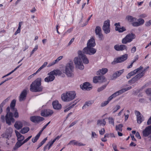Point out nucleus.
Returning a JSON list of instances; mask_svg holds the SVG:
<instances>
[{"instance_id": "f257e3e1", "label": "nucleus", "mask_w": 151, "mask_h": 151, "mask_svg": "<svg viewBox=\"0 0 151 151\" xmlns=\"http://www.w3.org/2000/svg\"><path fill=\"white\" fill-rule=\"evenodd\" d=\"M78 57H75L74 59V62L78 68L81 70H83L84 68V66L82 62L85 64H87L89 63V60L86 56L81 51H78Z\"/></svg>"}, {"instance_id": "f03ea898", "label": "nucleus", "mask_w": 151, "mask_h": 151, "mask_svg": "<svg viewBox=\"0 0 151 151\" xmlns=\"http://www.w3.org/2000/svg\"><path fill=\"white\" fill-rule=\"evenodd\" d=\"M43 87L41 85V78H38L35 80L30 86V91L32 92L42 91Z\"/></svg>"}, {"instance_id": "7ed1b4c3", "label": "nucleus", "mask_w": 151, "mask_h": 151, "mask_svg": "<svg viewBox=\"0 0 151 151\" xmlns=\"http://www.w3.org/2000/svg\"><path fill=\"white\" fill-rule=\"evenodd\" d=\"M76 93L75 91H69L62 94L61 99L65 102H69L75 98Z\"/></svg>"}, {"instance_id": "20e7f679", "label": "nucleus", "mask_w": 151, "mask_h": 151, "mask_svg": "<svg viewBox=\"0 0 151 151\" xmlns=\"http://www.w3.org/2000/svg\"><path fill=\"white\" fill-rule=\"evenodd\" d=\"M10 107L8 106L6 109L7 113L5 117L6 123L9 125L11 124V122H14L15 121L13 118V114L12 112H10Z\"/></svg>"}, {"instance_id": "39448f33", "label": "nucleus", "mask_w": 151, "mask_h": 151, "mask_svg": "<svg viewBox=\"0 0 151 151\" xmlns=\"http://www.w3.org/2000/svg\"><path fill=\"white\" fill-rule=\"evenodd\" d=\"M74 68L73 64L72 61H70L65 66V72L67 76L71 77L73 76L72 72Z\"/></svg>"}, {"instance_id": "423d86ee", "label": "nucleus", "mask_w": 151, "mask_h": 151, "mask_svg": "<svg viewBox=\"0 0 151 151\" xmlns=\"http://www.w3.org/2000/svg\"><path fill=\"white\" fill-rule=\"evenodd\" d=\"M135 35L133 33H129L123 38L122 40L123 44H126L127 43L131 42L133 39L135 38Z\"/></svg>"}, {"instance_id": "0eeeda50", "label": "nucleus", "mask_w": 151, "mask_h": 151, "mask_svg": "<svg viewBox=\"0 0 151 151\" xmlns=\"http://www.w3.org/2000/svg\"><path fill=\"white\" fill-rule=\"evenodd\" d=\"M128 58V55L125 54L117 58H115L111 63L112 65H115L117 63L123 62L126 60Z\"/></svg>"}, {"instance_id": "6e6552de", "label": "nucleus", "mask_w": 151, "mask_h": 151, "mask_svg": "<svg viewBox=\"0 0 151 151\" xmlns=\"http://www.w3.org/2000/svg\"><path fill=\"white\" fill-rule=\"evenodd\" d=\"M110 21L109 20L105 21L102 26V30L105 34H107L110 32Z\"/></svg>"}, {"instance_id": "1a4fd4ad", "label": "nucleus", "mask_w": 151, "mask_h": 151, "mask_svg": "<svg viewBox=\"0 0 151 151\" xmlns=\"http://www.w3.org/2000/svg\"><path fill=\"white\" fill-rule=\"evenodd\" d=\"M30 121L35 123H39L43 121L44 118L40 116H31L30 118Z\"/></svg>"}, {"instance_id": "9d476101", "label": "nucleus", "mask_w": 151, "mask_h": 151, "mask_svg": "<svg viewBox=\"0 0 151 151\" xmlns=\"http://www.w3.org/2000/svg\"><path fill=\"white\" fill-rule=\"evenodd\" d=\"M132 88V86H129L127 88H123L122 89L119 90V91H116L112 95L113 96L114 98L116 97L117 96L127 91Z\"/></svg>"}, {"instance_id": "9b49d317", "label": "nucleus", "mask_w": 151, "mask_h": 151, "mask_svg": "<svg viewBox=\"0 0 151 151\" xmlns=\"http://www.w3.org/2000/svg\"><path fill=\"white\" fill-rule=\"evenodd\" d=\"M83 52L86 54L93 55L96 52V50L93 48H84Z\"/></svg>"}, {"instance_id": "f8f14e48", "label": "nucleus", "mask_w": 151, "mask_h": 151, "mask_svg": "<svg viewBox=\"0 0 151 151\" xmlns=\"http://www.w3.org/2000/svg\"><path fill=\"white\" fill-rule=\"evenodd\" d=\"M135 114L137 116V121L138 124H141L144 120L142 115L138 111H135Z\"/></svg>"}, {"instance_id": "ddd939ff", "label": "nucleus", "mask_w": 151, "mask_h": 151, "mask_svg": "<svg viewBox=\"0 0 151 151\" xmlns=\"http://www.w3.org/2000/svg\"><path fill=\"white\" fill-rule=\"evenodd\" d=\"M141 73H139L132 78L131 80L128 81L129 84H133L138 81L140 78L142 77V74Z\"/></svg>"}, {"instance_id": "4468645a", "label": "nucleus", "mask_w": 151, "mask_h": 151, "mask_svg": "<svg viewBox=\"0 0 151 151\" xmlns=\"http://www.w3.org/2000/svg\"><path fill=\"white\" fill-rule=\"evenodd\" d=\"M53 111L51 110L45 109L42 111L41 113V116L44 117H47L50 116L53 113Z\"/></svg>"}, {"instance_id": "2eb2a0df", "label": "nucleus", "mask_w": 151, "mask_h": 151, "mask_svg": "<svg viewBox=\"0 0 151 151\" xmlns=\"http://www.w3.org/2000/svg\"><path fill=\"white\" fill-rule=\"evenodd\" d=\"M114 26H115V30L119 33L122 32L126 30L124 27H120V24L119 22L115 23Z\"/></svg>"}, {"instance_id": "dca6fc26", "label": "nucleus", "mask_w": 151, "mask_h": 151, "mask_svg": "<svg viewBox=\"0 0 151 151\" xmlns=\"http://www.w3.org/2000/svg\"><path fill=\"white\" fill-rule=\"evenodd\" d=\"M137 22H133L132 23V25L134 27H138L142 25L144 23V20L142 18H139L137 19Z\"/></svg>"}, {"instance_id": "f3484780", "label": "nucleus", "mask_w": 151, "mask_h": 151, "mask_svg": "<svg viewBox=\"0 0 151 151\" xmlns=\"http://www.w3.org/2000/svg\"><path fill=\"white\" fill-rule=\"evenodd\" d=\"M144 136L146 137L151 134V125L146 127L142 132Z\"/></svg>"}, {"instance_id": "a211bd4d", "label": "nucleus", "mask_w": 151, "mask_h": 151, "mask_svg": "<svg viewBox=\"0 0 151 151\" xmlns=\"http://www.w3.org/2000/svg\"><path fill=\"white\" fill-rule=\"evenodd\" d=\"M81 86V88L83 90H86L89 91L92 88V86L88 82H86L84 83L83 84L82 86Z\"/></svg>"}, {"instance_id": "6ab92c4d", "label": "nucleus", "mask_w": 151, "mask_h": 151, "mask_svg": "<svg viewBox=\"0 0 151 151\" xmlns=\"http://www.w3.org/2000/svg\"><path fill=\"white\" fill-rule=\"evenodd\" d=\"M105 78L102 76H95L93 78V82L97 83L98 82H102L104 81Z\"/></svg>"}, {"instance_id": "aec40b11", "label": "nucleus", "mask_w": 151, "mask_h": 151, "mask_svg": "<svg viewBox=\"0 0 151 151\" xmlns=\"http://www.w3.org/2000/svg\"><path fill=\"white\" fill-rule=\"evenodd\" d=\"M27 95L26 90H24L21 93L19 97V100L20 101H23L25 100Z\"/></svg>"}, {"instance_id": "412c9836", "label": "nucleus", "mask_w": 151, "mask_h": 151, "mask_svg": "<svg viewBox=\"0 0 151 151\" xmlns=\"http://www.w3.org/2000/svg\"><path fill=\"white\" fill-rule=\"evenodd\" d=\"M51 72L49 73L48 74V76L46 77L44 81L45 82H49L53 81L55 79V77L54 76L50 74Z\"/></svg>"}, {"instance_id": "4be33fe9", "label": "nucleus", "mask_w": 151, "mask_h": 151, "mask_svg": "<svg viewBox=\"0 0 151 151\" xmlns=\"http://www.w3.org/2000/svg\"><path fill=\"white\" fill-rule=\"evenodd\" d=\"M52 105L53 108L56 110L60 109L62 107L61 104L59 103L58 101H53L52 103Z\"/></svg>"}, {"instance_id": "5701e85b", "label": "nucleus", "mask_w": 151, "mask_h": 151, "mask_svg": "<svg viewBox=\"0 0 151 151\" xmlns=\"http://www.w3.org/2000/svg\"><path fill=\"white\" fill-rule=\"evenodd\" d=\"M86 47H93L96 45L95 40L93 37L89 40L87 43Z\"/></svg>"}, {"instance_id": "b1692460", "label": "nucleus", "mask_w": 151, "mask_h": 151, "mask_svg": "<svg viewBox=\"0 0 151 151\" xmlns=\"http://www.w3.org/2000/svg\"><path fill=\"white\" fill-rule=\"evenodd\" d=\"M16 135L17 137V142H22V141L23 140L24 138V137L20 133L16 130H15Z\"/></svg>"}, {"instance_id": "393cba45", "label": "nucleus", "mask_w": 151, "mask_h": 151, "mask_svg": "<svg viewBox=\"0 0 151 151\" xmlns=\"http://www.w3.org/2000/svg\"><path fill=\"white\" fill-rule=\"evenodd\" d=\"M124 71V69L120 70L114 73L112 76L113 79H116L121 76Z\"/></svg>"}, {"instance_id": "a878e982", "label": "nucleus", "mask_w": 151, "mask_h": 151, "mask_svg": "<svg viewBox=\"0 0 151 151\" xmlns=\"http://www.w3.org/2000/svg\"><path fill=\"white\" fill-rule=\"evenodd\" d=\"M108 70L107 68H103L102 69L99 70L97 72V75H103L105 74L107 72Z\"/></svg>"}, {"instance_id": "bb28decb", "label": "nucleus", "mask_w": 151, "mask_h": 151, "mask_svg": "<svg viewBox=\"0 0 151 151\" xmlns=\"http://www.w3.org/2000/svg\"><path fill=\"white\" fill-rule=\"evenodd\" d=\"M63 57V56H60L59 57L55 60L49 64L47 67H50L52 65H54L61 60L62 58Z\"/></svg>"}, {"instance_id": "cd10ccee", "label": "nucleus", "mask_w": 151, "mask_h": 151, "mask_svg": "<svg viewBox=\"0 0 151 151\" xmlns=\"http://www.w3.org/2000/svg\"><path fill=\"white\" fill-rule=\"evenodd\" d=\"M23 144L22 142H17L15 146L13 147V151H17V150L18 148L20 147Z\"/></svg>"}, {"instance_id": "c85d7f7f", "label": "nucleus", "mask_w": 151, "mask_h": 151, "mask_svg": "<svg viewBox=\"0 0 151 151\" xmlns=\"http://www.w3.org/2000/svg\"><path fill=\"white\" fill-rule=\"evenodd\" d=\"M14 126L18 130L22 127L23 125L21 122L20 121H17L14 125Z\"/></svg>"}, {"instance_id": "c756f323", "label": "nucleus", "mask_w": 151, "mask_h": 151, "mask_svg": "<svg viewBox=\"0 0 151 151\" xmlns=\"http://www.w3.org/2000/svg\"><path fill=\"white\" fill-rule=\"evenodd\" d=\"M126 19L129 22H133L134 21H136L137 19L136 18H134L130 15L127 16L126 17Z\"/></svg>"}, {"instance_id": "7c9ffc66", "label": "nucleus", "mask_w": 151, "mask_h": 151, "mask_svg": "<svg viewBox=\"0 0 151 151\" xmlns=\"http://www.w3.org/2000/svg\"><path fill=\"white\" fill-rule=\"evenodd\" d=\"M29 130V127H25L23 128L20 131V132L22 134H24L27 133Z\"/></svg>"}, {"instance_id": "2f4dec72", "label": "nucleus", "mask_w": 151, "mask_h": 151, "mask_svg": "<svg viewBox=\"0 0 151 151\" xmlns=\"http://www.w3.org/2000/svg\"><path fill=\"white\" fill-rule=\"evenodd\" d=\"M123 127V125L122 124H120L117 125H116L115 127L116 131L117 132H122V130Z\"/></svg>"}, {"instance_id": "473e14b6", "label": "nucleus", "mask_w": 151, "mask_h": 151, "mask_svg": "<svg viewBox=\"0 0 151 151\" xmlns=\"http://www.w3.org/2000/svg\"><path fill=\"white\" fill-rule=\"evenodd\" d=\"M16 101L15 99H14L11 101L10 104V107L12 111L14 110V109H16L14 108L16 104Z\"/></svg>"}, {"instance_id": "72a5a7b5", "label": "nucleus", "mask_w": 151, "mask_h": 151, "mask_svg": "<svg viewBox=\"0 0 151 151\" xmlns=\"http://www.w3.org/2000/svg\"><path fill=\"white\" fill-rule=\"evenodd\" d=\"M106 124V122L105 121V119L99 120L97 121V124L100 125L104 126Z\"/></svg>"}, {"instance_id": "f704fd0d", "label": "nucleus", "mask_w": 151, "mask_h": 151, "mask_svg": "<svg viewBox=\"0 0 151 151\" xmlns=\"http://www.w3.org/2000/svg\"><path fill=\"white\" fill-rule=\"evenodd\" d=\"M93 102L91 101H88L86 102L84 105L82 106V109H85L86 108V106H88L92 104Z\"/></svg>"}, {"instance_id": "c9c22d12", "label": "nucleus", "mask_w": 151, "mask_h": 151, "mask_svg": "<svg viewBox=\"0 0 151 151\" xmlns=\"http://www.w3.org/2000/svg\"><path fill=\"white\" fill-rule=\"evenodd\" d=\"M50 74H52L53 75H57L60 74L61 73L60 71L59 70H54L50 72Z\"/></svg>"}, {"instance_id": "e433bc0d", "label": "nucleus", "mask_w": 151, "mask_h": 151, "mask_svg": "<svg viewBox=\"0 0 151 151\" xmlns=\"http://www.w3.org/2000/svg\"><path fill=\"white\" fill-rule=\"evenodd\" d=\"M95 32L96 34L101 33V28L99 26H96L95 28Z\"/></svg>"}, {"instance_id": "4c0bfd02", "label": "nucleus", "mask_w": 151, "mask_h": 151, "mask_svg": "<svg viewBox=\"0 0 151 151\" xmlns=\"http://www.w3.org/2000/svg\"><path fill=\"white\" fill-rule=\"evenodd\" d=\"M40 135L38 133L34 137H33L32 139V141L33 143L36 142L40 136Z\"/></svg>"}, {"instance_id": "58836bf2", "label": "nucleus", "mask_w": 151, "mask_h": 151, "mask_svg": "<svg viewBox=\"0 0 151 151\" xmlns=\"http://www.w3.org/2000/svg\"><path fill=\"white\" fill-rule=\"evenodd\" d=\"M77 103V102H76L74 104H73L72 105L70 106L69 107L67 108L66 109H65L64 110V112H66L69 111L71 108H73L76 104Z\"/></svg>"}, {"instance_id": "ea45409f", "label": "nucleus", "mask_w": 151, "mask_h": 151, "mask_svg": "<svg viewBox=\"0 0 151 151\" xmlns=\"http://www.w3.org/2000/svg\"><path fill=\"white\" fill-rule=\"evenodd\" d=\"M12 132V129L11 128H9L6 129V132L9 134V136H11Z\"/></svg>"}, {"instance_id": "a19ab883", "label": "nucleus", "mask_w": 151, "mask_h": 151, "mask_svg": "<svg viewBox=\"0 0 151 151\" xmlns=\"http://www.w3.org/2000/svg\"><path fill=\"white\" fill-rule=\"evenodd\" d=\"M109 122V124H112L113 126L114 125V119L112 117H109L108 118Z\"/></svg>"}, {"instance_id": "79ce46f5", "label": "nucleus", "mask_w": 151, "mask_h": 151, "mask_svg": "<svg viewBox=\"0 0 151 151\" xmlns=\"http://www.w3.org/2000/svg\"><path fill=\"white\" fill-rule=\"evenodd\" d=\"M12 111H14V116L15 118H18L19 117L18 113L17 111V109H14V110Z\"/></svg>"}, {"instance_id": "37998d69", "label": "nucleus", "mask_w": 151, "mask_h": 151, "mask_svg": "<svg viewBox=\"0 0 151 151\" xmlns=\"http://www.w3.org/2000/svg\"><path fill=\"white\" fill-rule=\"evenodd\" d=\"M77 141H76L75 140H73L71 141L68 144L69 145H77Z\"/></svg>"}, {"instance_id": "c03bdc74", "label": "nucleus", "mask_w": 151, "mask_h": 151, "mask_svg": "<svg viewBox=\"0 0 151 151\" xmlns=\"http://www.w3.org/2000/svg\"><path fill=\"white\" fill-rule=\"evenodd\" d=\"M2 137L3 138H6V139H9V138L11 137V136H9V134L7 133L6 132L3 134L2 135Z\"/></svg>"}, {"instance_id": "a18cd8bd", "label": "nucleus", "mask_w": 151, "mask_h": 151, "mask_svg": "<svg viewBox=\"0 0 151 151\" xmlns=\"http://www.w3.org/2000/svg\"><path fill=\"white\" fill-rule=\"evenodd\" d=\"M106 86V85H104L102 86L100 88H98L97 89V91L98 92H100L101 91L103 90L104 89H105Z\"/></svg>"}, {"instance_id": "49530a36", "label": "nucleus", "mask_w": 151, "mask_h": 151, "mask_svg": "<svg viewBox=\"0 0 151 151\" xmlns=\"http://www.w3.org/2000/svg\"><path fill=\"white\" fill-rule=\"evenodd\" d=\"M143 68V67L140 66L139 68L134 70L136 73H137L138 72H140L141 71V70Z\"/></svg>"}, {"instance_id": "de8ad7c7", "label": "nucleus", "mask_w": 151, "mask_h": 151, "mask_svg": "<svg viewBox=\"0 0 151 151\" xmlns=\"http://www.w3.org/2000/svg\"><path fill=\"white\" fill-rule=\"evenodd\" d=\"M120 108V106L118 105H117L113 109L114 111L113 113H114L116 112L118 109Z\"/></svg>"}, {"instance_id": "09e8293b", "label": "nucleus", "mask_w": 151, "mask_h": 151, "mask_svg": "<svg viewBox=\"0 0 151 151\" xmlns=\"http://www.w3.org/2000/svg\"><path fill=\"white\" fill-rule=\"evenodd\" d=\"M96 35H98V37L99 39L100 40H102L104 39L103 35L102 34V33H100L99 34H96Z\"/></svg>"}, {"instance_id": "8fccbe9b", "label": "nucleus", "mask_w": 151, "mask_h": 151, "mask_svg": "<svg viewBox=\"0 0 151 151\" xmlns=\"http://www.w3.org/2000/svg\"><path fill=\"white\" fill-rule=\"evenodd\" d=\"M93 15L91 14L89 17L88 19L86 21V22L83 24V25H82V27H84L86 25H87L88 23V22L90 19L92 17Z\"/></svg>"}, {"instance_id": "3c124183", "label": "nucleus", "mask_w": 151, "mask_h": 151, "mask_svg": "<svg viewBox=\"0 0 151 151\" xmlns=\"http://www.w3.org/2000/svg\"><path fill=\"white\" fill-rule=\"evenodd\" d=\"M91 133H92L91 137L92 139L96 138L97 137V135L95 133V132H92Z\"/></svg>"}, {"instance_id": "603ef678", "label": "nucleus", "mask_w": 151, "mask_h": 151, "mask_svg": "<svg viewBox=\"0 0 151 151\" xmlns=\"http://www.w3.org/2000/svg\"><path fill=\"white\" fill-rule=\"evenodd\" d=\"M8 101V100L7 99H6L4 100L0 105V106L1 107H2H2L4 105L6 102Z\"/></svg>"}, {"instance_id": "864d4df0", "label": "nucleus", "mask_w": 151, "mask_h": 151, "mask_svg": "<svg viewBox=\"0 0 151 151\" xmlns=\"http://www.w3.org/2000/svg\"><path fill=\"white\" fill-rule=\"evenodd\" d=\"M149 66L147 67L146 68H145L142 71V72L139 73H142V77L145 75V72L147 71V69L148 68H149Z\"/></svg>"}, {"instance_id": "5fc2aeb1", "label": "nucleus", "mask_w": 151, "mask_h": 151, "mask_svg": "<svg viewBox=\"0 0 151 151\" xmlns=\"http://www.w3.org/2000/svg\"><path fill=\"white\" fill-rule=\"evenodd\" d=\"M109 103V102L107 100L101 103V107L107 105Z\"/></svg>"}, {"instance_id": "6e6d98bb", "label": "nucleus", "mask_w": 151, "mask_h": 151, "mask_svg": "<svg viewBox=\"0 0 151 151\" xmlns=\"http://www.w3.org/2000/svg\"><path fill=\"white\" fill-rule=\"evenodd\" d=\"M53 143L51 141L49 142L47 144V146H48V150H49L51 147L52 146L53 144Z\"/></svg>"}, {"instance_id": "4d7b16f0", "label": "nucleus", "mask_w": 151, "mask_h": 151, "mask_svg": "<svg viewBox=\"0 0 151 151\" xmlns=\"http://www.w3.org/2000/svg\"><path fill=\"white\" fill-rule=\"evenodd\" d=\"M32 136H31L28 137L27 139H25L22 143L23 144L27 142L32 137Z\"/></svg>"}, {"instance_id": "13d9d810", "label": "nucleus", "mask_w": 151, "mask_h": 151, "mask_svg": "<svg viewBox=\"0 0 151 151\" xmlns=\"http://www.w3.org/2000/svg\"><path fill=\"white\" fill-rule=\"evenodd\" d=\"M115 50L116 51H122L126 49V48H114Z\"/></svg>"}, {"instance_id": "bf43d9fd", "label": "nucleus", "mask_w": 151, "mask_h": 151, "mask_svg": "<svg viewBox=\"0 0 151 151\" xmlns=\"http://www.w3.org/2000/svg\"><path fill=\"white\" fill-rule=\"evenodd\" d=\"M105 132L104 128H102L100 131H99V133L101 135H103L105 133Z\"/></svg>"}, {"instance_id": "052dcab7", "label": "nucleus", "mask_w": 151, "mask_h": 151, "mask_svg": "<svg viewBox=\"0 0 151 151\" xmlns=\"http://www.w3.org/2000/svg\"><path fill=\"white\" fill-rule=\"evenodd\" d=\"M146 92L148 95H151V89H148L146 90Z\"/></svg>"}, {"instance_id": "680f3d73", "label": "nucleus", "mask_w": 151, "mask_h": 151, "mask_svg": "<svg viewBox=\"0 0 151 151\" xmlns=\"http://www.w3.org/2000/svg\"><path fill=\"white\" fill-rule=\"evenodd\" d=\"M135 136L136 137L138 138V139H141V137L139 133V132H137L135 134Z\"/></svg>"}, {"instance_id": "e2e57ef3", "label": "nucleus", "mask_w": 151, "mask_h": 151, "mask_svg": "<svg viewBox=\"0 0 151 151\" xmlns=\"http://www.w3.org/2000/svg\"><path fill=\"white\" fill-rule=\"evenodd\" d=\"M151 25V20H150L148 22H147L145 24V25L147 27L150 26Z\"/></svg>"}, {"instance_id": "0e129e2a", "label": "nucleus", "mask_w": 151, "mask_h": 151, "mask_svg": "<svg viewBox=\"0 0 151 151\" xmlns=\"http://www.w3.org/2000/svg\"><path fill=\"white\" fill-rule=\"evenodd\" d=\"M114 47H126V46L123 45H116L114 46Z\"/></svg>"}, {"instance_id": "69168bd1", "label": "nucleus", "mask_w": 151, "mask_h": 151, "mask_svg": "<svg viewBox=\"0 0 151 151\" xmlns=\"http://www.w3.org/2000/svg\"><path fill=\"white\" fill-rule=\"evenodd\" d=\"M37 49V48H34L33 50L31 51L30 54V57L34 53V52L36 51Z\"/></svg>"}, {"instance_id": "338daca9", "label": "nucleus", "mask_w": 151, "mask_h": 151, "mask_svg": "<svg viewBox=\"0 0 151 151\" xmlns=\"http://www.w3.org/2000/svg\"><path fill=\"white\" fill-rule=\"evenodd\" d=\"M46 127L45 125L42 128V129L39 132V133H38V134H40V135H41V133H42V132L46 128Z\"/></svg>"}, {"instance_id": "774afa93", "label": "nucleus", "mask_w": 151, "mask_h": 151, "mask_svg": "<svg viewBox=\"0 0 151 151\" xmlns=\"http://www.w3.org/2000/svg\"><path fill=\"white\" fill-rule=\"evenodd\" d=\"M85 145H86L85 144H83L81 142H79L77 141V146H85Z\"/></svg>"}]
</instances>
